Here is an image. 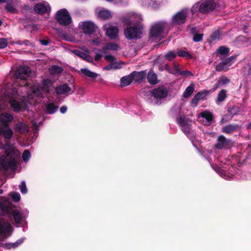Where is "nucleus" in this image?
I'll use <instances>...</instances> for the list:
<instances>
[{"label": "nucleus", "instance_id": "1", "mask_svg": "<svg viewBox=\"0 0 251 251\" xmlns=\"http://www.w3.org/2000/svg\"><path fill=\"white\" fill-rule=\"evenodd\" d=\"M28 90L26 87L20 86L17 88L13 87L11 90L5 93V90L1 91V94H5L9 99V103L10 107L15 112H19L25 110L27 108L28 103H32L33 100L28 98L27 92ZM34 101H33V102Z\"/></svg>", "mask_w": 251, "mask_h": 251}, {"label": "nucleus", "instance_id": "2", "mask_svg": "<svg viewBox=\"0 0 251 251\" xmlns=\"http://www.w3.org/2000/svg\"><path fill=\"white\" fill-rule=\"evenodd\" d=\"M53 86V82L49 79L43 80L42 86L34 83L30 85L29 90L27 92L28 98L33 100L35 97H44L51 89Z\"/></svg>", "mask_w": 251, "mask_h": 251}, {"label": "nucleus", "instance_id": "3", "mask_svg": "<svg viewBox=\"0 0 251 251\" xmlns=\"http://www.w3.org/2000/svg\"><path fill=\"white\" fill-rule=\"evenodd\" d=\"M19 151L13 148L6 151V154L0 156V164L5 170H14L16 168L17 160L20 156Z\"/></svg>", "mask_w": 251, "mask_h": 251}, {"label": "nucleus", "instance_id": "4", "mask_svg": "<svg viewBox=\"0 0 251 251\" xmlns=\"http://www.w3.org/2000/svg\"><path fill=\"white\" fill-rule=\"evenodd\" d=\"M216 4V0H201L193 5L191 12L193 14L197 12L207 14L214 10Z\"/></svg>", "mask_w": 251, "mask_h": 251}, {"label": "nucleus", "instance_id": "5", "mask_svg": "<svg viewBox=\"0 0 251 251\" xmlns=\"http://www.w3.org/2000/svg\"><path fill=\"white\" fill-rule=\"evenodd\" d=\"M30 73V70L28 67L20 66L19 67L15 73L14 77L16 79H21V82H16L14 83V87L18 88L21 85L22 86L26 87L27 90H28L30 86L27 85L25 80L29 76Z\"/></svg>", "mask_w": 251, "mask_h": 251}, {"label": "nucleus", "instance_id": "6", "mask_svg": "<svg viewBox=\"0 0 251 251\" xmlns=\"http://www.w3.org/2000/svg\"><path fill=\"white\" fill-rule=\"evenodd\" d=\"M168 26L166 22L164 21L155 23L151 27V35L155 38H160L164 36V31Z\"/></svg>", "mask_w": 251, "mask_h": 251}, {"label": "nucleus", "instance_id": "7", "mask_svg": "<svg viewBox=\"0 0 251 251\" xmlns=\"http://www.w3.org/2000/svg\"><path fill=\"white\" fill-rule=\"evenodd\" d=\"M168 94V91L167 88L161 86L154 89L151 92H150V95L153 98L154 102L156 104L160 103V101L165 98Z\"/></svg>", "mask_w": 251, "mask_h": 251}, {"label": "nucleus", "instance_id": "8", "mask_svg": "<svg viewBox=\"0 0 251 251\" xmlns=\"http://www.w3.org/2000/svg\"><path fill=\"white\" fill-rule=\"evenodd\" d=\"M189 13V10L188 8H184L177 12L172 17V23L177 25L184 24Z\"/></svg>", "mask_w": 251, "mask_h": 251}, {"label": "nucleus", "instance_id": "9", "mask_svg": "<svg viewBox=\"0 0 251 251\" xmlns=\"http://www.w3.org/2000/svg\"><path fill=\"white\" fill-rule=\"evenodd\" d=\"M12 226L10 223L5 220L0 221V240L9 237L12 234Z\"/></svg>", "mask_w": 251, "mask_h": 251}, {"label": "nucleus", "instance_id": "10", "mask_svg": "<svg viewBox=\"0 0 251 251\" xmlns=\"http://www.w3.org/2000/svg\"><path fill=\"white\" fill-rule=\"evenodd\" d=\"M58 22L64 25H69L71 22V18L68 11L65 9L59 10L56 14Z\"/></svg>", "mask_w": 251, "mask_h": 251}, {"label": "nucleus", "instance_id": "11", "mask_svg": "<svg viewBox=\"0 0 251 251\" xmlns=\"http://www.w3.org/2000/svg\"><path fill=\"white\" fill-rule=\"evenodd\" d=\"M141 34L142 29L139 25L127 27L125 30V35L127 39L139 38Z\"/></svg>", "mask_w": 251, "mask_h": 251}, {"label": "nucleus", "instance_id": "12", "mask_svg": "<svg viewBox=\"0 0 251 251\" xmlns=\"http://www.w3.org/2000/svg\"><path fill=\"white\" fill-rule=\"evenodd\" d=\"M142 20L140 15L131 12L124 18V22L127 25H131L139 23Z\"/></svg>", "mask_w": 251, "mask_h": 251}, {"label": "nucleus", "instance_id": "13", "mask_svg": "<svg viewBox=\"0 0 251 251\" xmlns=\"http://www.w3.org/2000/svg\"><path fill=\"white\" fill-rule=\"evenodd\" d=\"M103 29L105 31L106 35L110 39H114L118 36L119 29L117 26L107 24L103 26Z\"/></svg>", "mask_w": 251, "mask_h": 251}, {"label": "nucleus", "instance_id": "14", "mask_svg": "<svg viewBox=\"0 0 251 251\" xmlns=\"http://www.w3.org/2000/svg\"><path fill=\"white\" fill-rule=\"evenodd\" d=\"M234 60L235 57L233 56L222 60V61L216 66V70L219 72L226 71L233 64Z\"/></svg>", "mask_w": 251, "mask_h": 251}, {"label": "nucleus", "instance_id": "15", "mask_svg": "<svg viewBox=\"0 0 251 251\" xmlns=\"http://www.w3.org/2000/svg\"><path fill=\"white\" fill-rule=\"evenodd\" d=\"M177 121L178 125L181 127L184 133L187 135L190 131V125L191 121L185 117H180L177 119Z\"/></svg>", "mask_w": 251, "mask_h": 251}, {"label": "nucleus", "instance_id": "16", "mask_svg": "<svg viewBox=\"0 0 251 251\" xmlns=\"http://www.w3.org/2000/svg\"><path fill=\"white\" fill-rule=\"evenodd\" d=\"M79 26L82 29L84 33L88 34L93 33L96 28V26L94 24L89 21L80 23Z\"/></svg>", "mask_w": 251, "mask_h": 251}, {"label": "nucleus", "instance_id": "17", "mask_svg": "<svg viewBox=\"0 0 251 251\" xmlns=\"http://www.w3.org/2000/svg\"><path fill=\"white\" fill-rule=\"evenodd\" d=\"M231 140L227 139L223 135L220 136L217 140L216 147L218 149L228 148L232 145Z\"/></svg>", "mask_w": 251, "mask_h": 251}, {"label": "nucleus", "instance_id": "18", "mask_svg": "<svg viewBox=\"0 0 251 251\" xmlns=\"http://www.w3.org/2000/svg\"><path fill=\"white\" fill-rule=\"evenodd\" d=\"M139 2L145 7H151L154 9L158 8L161 5L162 0H139Z\"/></svg>", "mask_w": 251, "mask_h": 251}, {"label": "nucleus", "instance_id": "19", "mask_svg": "<svg viewBox=\"0 0 251 251\" xmlns=\"http://www.w3.org/2000/svg\"><path fill=\"white\" fill-rule=\"evenodd\" d=\"M34 10L39 14H43L50 12L51 8L47 2L44 1L43 3L36 4L34 6Z\"/></svg>", "mask_w": 251, "mask_h": 251}, {"label": "nucleus", "instance_id": "20", "mask_svg": "<svg viewBox=\"0 0 251 251\" xmlns=\"http://www.w3.org/2000/svg\"><path fill=\"white\" fill-rule=\"evenodd\" d=\"M73 52L75 54L81 57L85 61L94 64L93 58L91 57V56L89 54L90 51L88 50H86L85 52H82L80 50H73Z\"/></svg>", "mask_w": 251, "mask_h": 251}, {"label": "nucleus", "instance_id": "21", "mask_svg": "<svg viewBox=\"0 0 251 251\" xmlns=\"http://www.w3.org/2000/svg\"><path fill=\"white\" fill-rule=\"evenodd\" d=\"M71 91V88L66 84L61 85L55 88V91L58 95L67 94Z\"/></svg>", "mask_w": 251, "mask_h": 251}, {"label": "nucleus", "instance_id": "22", "mask_svg": "<svg viewBox=\"0 0 251 251\" xmlns=\"http://www.w3.org/2000/svg\"><path fill=\"white\" fill-rule=\"evenodd\" d=\"M98 16L99 18L105 20L112 17V13L108 10L101 8L98 11Z\"/></svg>", "mask_w": 251, "mask_h": 251}, {"label": "nucleus", "instance_id": "23", "mask_svg": "<svg viewBox=\"0 0 251 251\" xmlns=\"http://www.w3.org/2000/svg\"><path fill=\"white\" fill-rule=\"evenodd\" d=\"M0 134L3 135L5 138L9 139L12 137L13 132L12 129L7 126H0Z\"/></svg>", "mask_w": 251, "mask_h": 251}, {"label": "nucleus", "instance_id": "24", "mask_svg": "<svg viewBox=\"0 0 251 251\" xmlns=\"http://www.w3.org/2000/svg\"><path fill=\"white\" fill-rule=\"evenodd\" d=\"M16 131L20 133H25L28 131V128L26 125L23 122H19L16 126Z\"/></svg>", "mask_w": 251, "mask_h": 251}, {"label": "nucleus", "instance_id": "25", "mask_svg": "<svg viewBox=\"0 0 251 251\" xmlns=\"http://www.w3.org/2000/svg\"><path fill=\"white\" fill-rule=\"evenodd\" d=\"M147 74L145 71H142L140 72H134L131 74L133 80L135 81H141L146 76Z\"/></svg>", "mask_w": 251, "mask_h": 251}, {"label": "nucleus", "instance_id": "26", "mask_svg": "<svg viewBox=\"0 0 251 251\" xmlns=\"http://www.w3.org/2000/svg\"><path fill=\"white\" fill-rule=\"evenodd\" d=\"M147 79L151 84H155L158 82L156 75L151 70L149 72Z\"/></svg>", "mask_w": 251, "mask_h": 251}, {"label": "nucleus", "instance_id": "27", "mask_svg": "<svg viewBox=\"0 0 251 251\" xmlns=\"http://www.w3.org/2000/svg\"><path fill=\"white\" fill-rule=\"evenodd\" d=\"M80 71L84 75L92 79H95L99 75L98 74L92 72L87 68L81 69Z\"/></svg>", "mask_w": 251, "mask_h": 251}, {"label": "nucleus", "instance_id": "28", "mask_svg": "<svg viewBox=\"0 0 251 251\" xmlns=\"http://www.w3.org/2000/svg\"><path fill=\"white\" fill-rule=\"evenodd\" d=\"M13 120V116L7 113H4L0 115V121L2 123L5 124L10 122Z\"/></svg>", "mask_w": 251, "mask_h": 251}, {"label": "nucleus", "instance_id": "29", "mask_svg": "<svg viewBox=\"0 0 251 251\" xmlns=\"http://www.w3.org/2000/svg\"><path fill=\"white\" fill-rule=\"evenodd\" d=\"M194 90L195 85L194 83H191L184 91L183 94V97L185 98H189L192 95Z\"/></svg>", "mask_w": 251, "mask_h": 251}, {"label": "nucleus", "instance_id": "30", "mask_svg": "<svg viewBox=\"0 0 251 251\" xmlns=\"http://www.w3.org/2000/svg\"><path fill=\"white\" fill-rule=\"evenodd\" d=\"M133 81V78L131 74L129 75L125 76L121 79V85L122 87L129 85Z\"/></svg>", "mask_w": 251, "mask_h": 251}, {"label": "nucleus", "instance_id": "31", "mask_svg": "<svg viewBox=\"0 0 251 251\" xmlns=\"http://www.w3.org/2000/svg\"><path fill=\"white\" fill-rule=\"evenodd\" d=\"M200 117L206 119V123H205V124H209L212 119V114L207 111H205L201 113L199 116V118Z\"/></svg>", "mask_w": 251, "mask_h": 251}, {"label": "nucleus", "instance_id": "32", "mask_svg": "<svg viewBox=\"0 0 251 251\" xmlns=\"http://www.w3.org/2000/svg\"><path fill=\"white\" fill-rule=\"evenodd\" d=\"M17 1L16 0L12 1L11 3H7L5 8L8 12L15 13L17 11L16 5Z\"/></svg>", "mask_w": 251, "mask_h": 251}, {"label": "nucleus", "instance_id": "33", "mask_svg": "<svg viewBox=\"0 0 251 251\" xmlns=\"http://www.w3.org/2000/svg\"><path fill=\"white\" fill-rule=\"evenodd\" d=\"M229 82V79L227 77L225 76H223L219 78V80H218V83L215 85V89H217L219 87L225 85Z\"/></svg>", "mask_w": 251, "mask_h": 251}, {"label": "nucleus", "instance_id": "34", "mask_svg": "<svg viewBox=\"0 0 251 251\" xmlns=\"http://www.w3.org/2000/svg\"><path fill=\"white\" fill-rule=\"evenodd\" d=\"M238 127L236 125H229L223 128L222 131L226 133H230L238 129Z\"/></svg>", "mask_w": 251, "mask_h": 251}, {"label": "nucleus", "instance_id": "35", "mask_svg": "<svg viewBox=\"0 0 251 251\" xmlns=\"http://www.w3.org/2000/svg\"><path fill=\"white\" fill-rule=\"evenodd\" d=\"M63 68L58 66L54 65L49 69L50 73L51 75H58L63 72Z\"/></svg>", "mask_w": 251, "mask_h": 251}, {"label": "nucleus", "instance_id": "36", "mask_svg": "<svg viewBox=\"0 0 251 251\" xmlns=\"http://www.w3.org/2000/svg\"><path fill=\"white\" fill-rule=\"evenodd\" d=\"M103 49L104 50L118 51L120 50V47L117 44L111 43L108 44Z\"/></svg>", "mask_w": 251, "mask_h": 251}, {"label": "nucleus", "instance_id": "37", "mask_svg": "<svg viewBox=\"0 0 251 251\" xmlns=\"http://www.w3.org/2000/svg\"><path fill=\"white\" fill-rule=\"evenodd\" d=\"M226 97V91L225 90H221L218 95L217 102H220L225 100Z\"/></svg>", "mask_w": 251, "mask_h": 251}, {"label": "nucleus", "instance_id": "38", "mask_svg": "<svg viewBox=\"0 0 251 251\" xmlns=\"http://www.w3.org/2000/svg\"><path fill=\"white\" fill-rule=\"evenodd\" d=\"M47 110L49 114L54 113L58 109V107L54 105L53 103H50L47 105Z\"/></svg>", "mask_w": 251, "mask_h": 251}, {"label": "nucleus", "instance_id": "39", "mask_svg": "<svg viewBox=\"0 0 251 251\" xmlns=\"http://www.w3.org/2000/svg\"><path fill=\"white\" fill-rule=\"evenodd\" d=\"M13 216L15 222L17 223H19L22 220V216L21 214L18 210H14L13 212Z\"/></svg>", "mask_w": 251, "mask_h": 251}, {"label": "nucleus", "instance_id": "40", "mask_svg": "<svg viewBox=\"0 0 251 251\" xmlns=\"http://www.w3.org/2000/svg\"><path fill=\"white\" fill-rule=\"evenodd\" d=\"M24 238L20 239L14 243L6 244L5 245V247L6 249H11L12 248H16L18 245H19L20 244L22 243L24 241Z\"/></svg>", "mask_w": 251, "mask_h": 251}, {"label": "nucleus", "instance_id": "41", "mask_svg": "<svg viewBox=\"0 0 251 251\" xmlns=\"http://www.w3.org/2000/svg\"><path fill=\"white\" fill-rule=\"evenodd\" d=\"M0 207L3 210H5L7 209V206L9 204V201L7 199L2 198L0 200Z\"/></svg>", "mask_w": 251, "mask_h": 251}, {"label": "nucleus", "instance_id": "42", "mask_svg": "<svg viewBox=\"0 0 251 251\" xmlns=\"http://www.w3.org/2000/svg\"><path fill=\"white\" fill-rule=\"evenodd\" d=\"M221 34L219 30L214 31L210 36V40L213 41L220 39Z\"/></svg>", "mask_w": 251, "mask_h": 251}, {"label": "nucleus", "instance_id": "43", "mask_svg": "<svg viewBox=\"0 0 251 251\" xmlns=\"http://www.w3.org/2000/svg\"><path fill=\"white\" fill-rule=\"evenodd\" d=\"M176 56V54L173 51L168 52L165 55V57L167 60L171 61Z\"/></svg>", "mask_w": 251, "mask_h": 251}, {"label": "nucleus", "instance_id": "44", "mask_svg": "<svg viewBox=\"0 0 251 251\" xmlns=\"http://www.w3.org/2000/svg\"><path fill=\"white\" fill-rule=\"evenodd\" d=\"M177 54L179 56L185 57L187 58H191L192 57L190 54H189L188 52L183 50H179L177 52Z\"/></svg>", "mask_w": 251, "mask_h": 251}, {"label": "nucleus", "instance_id": "45", "mask_svg": "<svg viewBox=\"0 0 251 251\" xmlns=\"http://www.w3.org/2000/svg\"><path fill=\"white\" fill-rule=\"evenodd\" d=\"M23 159L25 162H27L31 157V153L28 150L24 151L22 155Z\"/></svg>", "mask_w": 251, "mask_h": 251}, {"label": "nucleus", "instance_id": "46", "mask_svg": "<svg viewBox=\"0 0 251 251\" xmlns=\"http://www.w3.org/2000/svg\"><path fill=\"white\" fill-rule=\"evenodd\" d=\"M10 195L12 198L13 200L15 202L18 201L20 200L21 196L19 193L12 192L10 194Z\"/></svg>", "mask_w": 251, "mask_h": 251}, {"label": "nucleus", "instance_id": "47", "mask_svg": "<svg viewBox=\"0 0 251 251\" xmlns=\"http://www.w3.org/2000/svg\"><path fill=\"white\" fill-rule=\"evenodd\" d=\"M206 95V92L202 91V92H199L194 97H196L197 99V100H198L199 101H200L201 100H204Z\"/></svg>", "mask_w": 251, "mask_h": 251}, {"label": "nucleus", "instance_id": "48", "mask_svg": "<svg viewBox=\"0 0 251 251\" xmlns=\"http://www.w3.org/2000/svg\"><path fill=\"white\" fill-rule=\"evenodd\" d=\"M19 188L21 190V192L22 194H26L27 192V189L26 188L25 182V181H23L21 184L19 185Z\"/></svg>", "mask_w": 251, "mask_h": 251}, {"label": "nucleus", "instance_id": "49", "mask_svg": "<svg viewBox=\"0 0 251 251\" xmlns=\"http://www.w3.org/2000/svg\"><path fill=\"white\" fill-rule=\"evenodd\" d=\"M181 72V71L179 69V65L177 64H175L172 69V73L175 75H180Z\"/></svg>", "mask_w": 251, "mask_h": 251}, {"label": "nucleus", "instance_id": "50", "mask_svg": "<svg viewBox=\"0 0 251 251\" xmlns=\"http://www.w3.org/2000/svg\"><path fill=\"white\" fill-rule=\"evenodd\" d=\"M217 51L221 54H226L228 52L229 50L227 48L222 46L217 50Z\"/></svg>", "mask_w": 251, "mask_h": 251}, {"label": "nucleus", "instance_id": "51", "mask_svg": "<svg viewBox=\"0 0 251 251\" xmlns=\"http://www.w3.org/2000/svg\"><path fill=\"white\" fill-rule=\"evenodd\" d=\"M8 42L7 39L5 38H0V49L5 48L7 45Z\"/></svg>", "mask_w": 251, "mask_h": 251}, {"label": "nucleus", "instance_id": "52", "mask_svg": "<svg viewBox=\"0 0 251 251\" xmlns=\"http://www.w3.org/2000/svg\"><path fill=\"white\" fill-rule=\"evenodd\" d=\"M239 111V108H238V107H237L236 106H233L229 109V112L231 115L237 114L238 113Z\"/></svg>", "mask_w": 251, "mask_h": 251}, {"label": "nucleus", "instance_id": "53", "mask_svg": "<svg viewBox=\"0 0 251 251\" xmlns=\"http://www.w3.org/2000/svg\"><path fill=\"white\" fill-rule=\"evenodd\" d=\"M202 37L203 34H196L193 37V40L196 42H198L201 41L202 39Z\"/></svg>", "mask_w": 251, "mask_h": 251}, {"label": "nucleus", "instance_id": "54", "mask_svg": "<svg viewBox=\"0 0 251 251\" xmlns=\"http://www.w3.org/2000/svg\"><path fill=\"white\" fill-rule=\"evenodd\" d=\"M114 70L119 69L122 68V63L121 62H113Z\"/></svg>", "mask_w": 251, "mask_h": 251}, {"label": "nucleus", "instance_id": "55", "mask_svg": "<svg viewBox=\"0 0 251 251\" xmlns=\"http://www.w3.org/2000/svg\"><path fill=\"white\" fill-rule=\"evenodd\" d=\"M199 100H197V99L196 97H194L190 102L191 105L192 107H196L198 104Z\"/></svg>", "mask_w": 251, "mask_h": 251}, {"label": "nucleus", "instance_id": "56", "mask_svg": "<svg viewBox=\"0 0 251 251\" xmlns=\"http://www.w3.org/2000/svg\"><path fill=\"white\" fill-rule=\"evenodd\" d=\"M104 58L106 60L110 61V62H114L115 60V58L114 56L111 55H107L104 56Z\"/></svg>", "mask_w": 251, "mask_h": 251}, {"label": "nucleus", "instance_id": "57", "mask_svg": "<svg viewBox=\"0 0 251 251\" xmlns=\"http://www.w3.org/2000/svg\"><path fill=\"white\" fill-rule=\"evenodd\" d=\"M180 75L183 76H187L189 75H192V73L188 71H181L180 72Z\"/></svg>", "mask_w": 251, "mask_h": 251}, {"label": "nucleus", "instance_id": "58", "mask_svg": "<svg viewBox=\"0 0 251 251\" xmlns=\"http://www.w3.org/2000/svg\"><path fill=\"white\" fill-rule=\"evenodd\" d=\"M102 41V39H101L100 38H98V39H96V40H92V42L93 44H94L95 45L98 46L101 43Z\"/></svg>", "mask_w": 251, "mask_h": 251}, {"label": "nucleus", "instance_id": "59", "mask_svg": "<svg viewBox=\"0 0 251 251\" xmlns=\"http://www.w3.org/2000/svg\"><path fill=\"white\" fill-rule=\"evenodd\" d=\"M104 69L105 70H107V71L111 70H114L113 63H112L109 64L108 65L106 66V67H105L104 68Z\"/></svg>", "mask_w": 251, "mask_h": 251}, {"label": "nucleus", "instance_id": "60", "mask_svg": "<svg viewBox=\"0 0 251 251\" xmlns=\"http://www.w3.org/2000/svg\"><path fill=\"white\" fill-rule=\"evenodd\" d=\"M102 57V55L101 54L96 53V54L95 56V60L99 61L101 59Z\"/></svg>", "mask_w": 251, "mask_h": 251}, {"label": "nucleus", "instance_id": "61", "mask_svg": "<svg viewBox=\"0 0 251 251\" xmlns=\"http://www.w3.org/2000/svg\"><path fill=\"white\" fill-rule=\"evenodd\" d=\"M67 107L66 106H62L61 108H60V112L62 113H65L67 111Z\"/></svg>", "mask_w": 251, "mask_h": 251}, {"label": "nucleus", "instance_id": "62", "mask_svg": "<svg viewBox=\"0 0 251 251\" xmlns=\"http://www.w3.org/2000/svg\"><path fill=\"white\" fill-rule=\"evenodd\" d=\"M40 42L41 43V44L42 45H43L44 46H47L49 44V41L47 40H40Z\"/></svg>", "mask_w": 251, "mask_h": 251}, {"label": "nucleus", "instance_id": "63", "mask_svg": "<svg viewBox=\"0 0 251 251\" xmlns=\"http://www.w3.org/2000/svg\"><path fill=\"white\" fill-rule=\"evenodd\" d=\"M3 109V107L0 104V111Z\"/></svg>", "mask_w": 251, "mask_h": 251}, {"label": "nucleus", "instance_id": "64", "mask_svg": "<svg viewBox=\"0 0 251 251\" xmlns=\"http://www.w3.org/2000/svg\"><path fill=\"white\" fill-rule=\"evenodd\" d=\"M3 193V190L2 189H0V194H2Z\"/></svg>", "mask_w": 251, "mask_h": 251}]
</instances>
